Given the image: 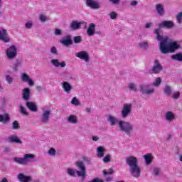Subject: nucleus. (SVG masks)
Listing matches in <instances>:
<instances>
[{
  "label": "nucleus",
  "mask_w": 182,
  "mask_h": 182,
  "mask_svg": "<svg viewBox=\"0 0 182 182\" xmlns=\"http://www.w3.org/2000/svg\"><path fill=\"white\" fill-rule=\"evenodd\" d=\"M154 33L156 35V41L160 42L159 49L164 55L173 53L174 51L177 50V49H180L178 43L176 41H173V40L170 39L168 36H164L163 33H160V29H154Z\"/></svg>",
  "instance_id": "obj_1"
},
{
  "label": "nucleus",
  "mask_w": 182,
  "mask_h": 182,
  "mask_svg": "<svg viewBox=\"0 0 182 182\" xmlns=\"http://www.w3.org/2000/svg\"><path fill=\"white\" fill-rule=\"evenodd\" d=\"M118 126L120 132L125 134H130L134 130V127L127 121L120 120Z\"/></svg>",
  "instance_id": "obj_2"
},
{
  "label": "nucleus",
  "mask_w": 182,
  "mask_h": 182,
  "mask_svg": "<svg viewBox=\"0 0 182 182\" xmlns=\"http://www.w3.org/2000/svg\"><path fill=\"white\" fill-rule=\"evenodd\" d=\"M35 159V155L32 154H24L23 158L15 157L14 158V161L17 163V164H28V163H31V160H33Z\"/></svg>",
  "instance_id": "obj_3"
},
{
  "label": "nucleus",
  "mask_w": 182,
  "mask_h": 182,
  "mask_svg": "<svg viewBox=\"0 0 182 182\" xmlns=\"http://www.w3.org/2000/svg\"><path fill=\"white\" fill-rule=\"evenodd\" d=\"M133 109V104L125 103L122 105L121 110V117L122 119H127L130 114H132V109Z\"/></svg>",
  "instance_id": "obj_4"
},
{
  "label": "nucleus",
  "mask_w": 182,
  "mask_h": 182,
  "mask_svg": "<svg viewBox=\"0 0 182 182\" xmlns=\"http://www.w3.org/2000/svg\"><path fill=\"white\" fill-rule=\"evenodd\" d=\"M139 92L142 95L150 96L154 94L155 90L154 87H151V84H141L139 86Z\"/></svg>",
  "instance_id": "obj_5"
},
{
  "label": "nucleus",
  "mask_w": 182,
  "mask_h": 182,
  "mask_svg": "<svg viewBox=\"0 0 182 182\" xmlns=\"http://www.w3.org/2000/svg\"><path fill=\"white\" fill-rule=\"evenodd\" d=\"M76 166L80 171H76L78 177H85L86 176V167L85 164L82 161H78L76 162Z\"/></svg>",
  "instance_id": "obj_6"
},
{
  "label": "nucleus",
  "mask_w": 182,
  "mask_h": 182,
  "mask_svg": "<svg viewBox=\"0 0 182 182\" xmlns=\"http://www.w3.org/2000/svg\"><path fill=\"white\" fill-rule=\"evenodd\" d=\"M159 28H155V29H159V33H163L160 31V29H163L164 28H166L167 29H171L174 28V23L173 21H164L159 23L158 25Z\"/></svg>",
  "instance_id": "obj_7"
},
{
  "label": "nucleus",
  "mask_w": 182,
  "mask_h": 182,
  "mask_svg": "<svg viewBox=\"0 0 182 182\" xmlns=\"http://www.w3.org/2000/svg\"><path fill=\"white\" fill-rule=\"evenodd\" d=\"M8 59H15L17 55V50L15 46H10L6 51Z\"/></svg>",
  "instance_id": "obj_8"
},
{
  "label": "nucleus",
  "mask_w": 182,
  "mask_h": 182,
  "mask_svg": "<svg viewBox=\"0 0 182 182\" xmlns=\"http://www.w3.org/2000/svg\"><path fill=\"white\" fill-rule=\"evenodd\" d=\"M52 111L48 109H43V112L41 117V122L43 124H46L49 122V119H50V114Z\"/></svg>",
  "instance_id": "obj_9"
},
{
  "label": "nucleus",
  "mask_w": 182,
  "mask_h": 182,
  "mask_svg": "<svg viewBox=\"0 0 182 182\" xmlns=\"http://www.w3.org/2000/svg\"><path fill=\"white\" fill-rule=\"evenodd\" d=\"M129 171L132 176H133V177H135V178H139V177H140V175L141 174V168H140L139 164L131 166L129 168Z\"/></svg>",
  "instance_id": "obj_10"
},
{
  "label": "nucleus",
  "mask_w": 182,
  "mask_h": 182,
  "mask_svg": "<svg viewBox=\"0 0 182 182\" xmlns=\"http://www.w3.org/2000/svg\"><path fill=\"white\" fill-rule=\"evenodd\" d=\"M76 58L81 59V60H85L86 63L90 62V57L89 53L86 51H80L75 53Z\"/></svg>",
  "instance_id": "obj_11"
},
{
  "label": "nucleus",
  "mask_w": 182,
  "mask_h": 182,
  "mask_svg": "<svg viewBox=\"0 0 182 182\" xmlns=\"http://www.w3.org/2000/svg\"><path fill=\"white\" fill-rule=\"evenodd\" d=\"M125 161L127 163V165L129 166V168L137 166L139 163V160L134 156H127L125 159Z\"/></svg>",
  "instance_id": "obj_12"
},
{
  "label": "nucleus",
  "mask_w": 182,
  "mask_h": 182,
  "mask_svg": "<svg viewBox=\"0 0 182 182\" xmlns=\"http://www.w3.org/2000/svg\"><path fill=\"white\" fill-rule=\"evenodd\" d=\"M0 41H2V42H4L6 43H8V42L11 41V39L9 38V36L8 34V31L5 30V28H0Z\"/></svg>",
  "instance_id": "obj_13"
},
{
  "label": "nucleus",
  "mask_w": 182,
  "mask_h": 182,
  "mask_svg": "<svg viewBox=\"0 0 182 182\" xmlns=\"http://www.w3.org/2000/svg\"><path fill=\"white\" fill-rule=\"evenodd\" d=\"M86 5L91 9H99L100 4L95 0H85Z\"/></svg>",
  "instance_id": "obj_14"
},
{
  "label": "nucleus",
  "mask_w": 182,
  "mask_h": 182,
  "mask_svg": "<svg viewBox=\"0 0 182 182\" xmlns=\"http://www.w3.org/2000/svg\"><path fill=\"white\" fill-rule=\"evenodd\" d=\"M17 178L20 182H31L33 181L32 176H26L22 173H20L17 175Z\"/></svg>",
  "instance_id": "obj_15"
},
{
  "label": "nucleus",
  "mask_w": 182,
  "mask_h": 182,
  "mask_svg": "<svg viewBox=\"0 0 182 182\" xmlns=\"http://www.w3.org/2000/svg\"><path fill=\"white\" fill-rule=\"evenodd\" d=\"M163 70V66L159 62V60H155V64L152 68V73H160Z\"/></svg>",
  "instance_id": "obj_16"
},
{
  "label": "nucleus",
  "mask_w": 182,
  "mask_h": 182,
  "mask_svg": "<svg viewBox=\"0 0 182 182\" xmlns=\"http://www.w3.org/2000/svg\"><path fill=\"white\" fill-rule=\"evenodd\" d=\"M51 65L54 66L55 68H65L66 66V62L62 61L61 63L59 62V60L58 59H53L50 60Z\"/></svg>",
  "instance_id": "obj_17"
},
{
  "label": "nucleus",
  "mask_w": 182,
  "mask_h": 182,
  "mask_svg": "<svg viewBox=\"0 0 182 182\" xmlns=\"http://www.w3.org/2000/svg\"><path fill=\"white\" fill-rule=\"evenodd\" d=\"M22 97L23 100L28 101L31 98V89L26 87L22 90Z\"/></svg>",
  "instance_id": "obj_18"
},
{
  "label": "nucleus",
  "mask_w": 182,
  "mask_h": 182,
  "mask_svg": "<svg viewBox=\"0 0 182 182\" xmlns=\"http://www.w3.org/2000/svg\"><path fill=\"white\" fill-rule=\"evenodd\" d=\"M26 106L29 109V110H31V112H38V105H36V102H27L26 103Z\"/></svg>",
  "instance_id": "obj_19"
},
{
  "label": "nucleus",
  "mask_w": 182,
  "mask_h": 182,
  "mask_svg": "<svg viewBox=\"0 0 182 182\" xmlns=\"http://www.w3.org/2000/svg\"><path fill=\"white\" fill-rule=\"evenodd\" d=\"M7 140L9 143H17L18 144H22V141L18 138L16 135H10Z\"/></svg>",
  "instance_id": "obj_20"
},
{
  "label": "nucleus",
  "mask_w": 182,
  "mask_h": 182,
  "mask_svg": "<svg viewBox=\"0 0 182 182\" xmlns=\"http://www.w3.org/2000/svg\"><path fill=\"white\" fill-rule=\"evenodd\" d=\"M87 33L88 36H93L96 33V25L93 23H90L87 30Z\"/></svg>",
  "instance_id": "obj_21"
},
{
  "label": "nucleus",
  "mask_w": 182,
  "mask_h": 182,
  "mask_svg": "<svg viewBox=\"0 0 182 182\" xmlns=\"http://www.w3.org/2000/svg\"><path fill=\"white\" fill-rule=\"evenodd\" d=\"M60 43H62V45H65V46H70V45H72L73 42L70 36L63 37L60 41Z\"/></svg>",
  "instance_id": "obj_22"
},
{
  "label": "nucleus",
  "mask_w": 182,
  "mask_h": 182,
  "mask_svg": "<svg viewBox=\"0 0 182 182\" xmlns=\"http://www.w3.org/2000/svg\"><path fill=\"white\" fill-rule=\"evenodd\" d=\"M82 26V22H79L77 21H73L70 25V29L73 31H77V29H80Z\"/></svg>",
  "instance_id": "obj_23"
},
{
  "label": "nucleus",
  "mask_w": 182,
  "mask_h": 182,
  "mask_svg": "<svg viewBox=\"0 0 182 182\" xmlns=\"http://www.w3.org/2000/svg\"><path fill=\"white\" fill-rule=\"evenodd\" d=\"M174 119H176V114H174V113H173V112L168 111V112H166L165 120H166V122H173V120H174Z\"/></svg>",
  "instance_id": "obj_24"
},
{
  "label": "nucleus",
  "mask_w": 182,
  "mask_h": 182,
  "mask_svg": "<svg viewBox=\"0 0 182 182\" xmlns=\"http://www.w3.org/2000/svg\"><path fill=\"white\" fill-rule=\"evenodd\" d=\"M62 87L65 93H70L72 90V85L66 81L63 82Z\"/></svg>",
  "instance_id": "obj_25"
},
{
  "label": "nucleus",
  "mask_w": 182,
  "mask_h": 182,
  "mask_svg": "<svg viewBox=\"0 0 182 182\" xmlns=\"http://www.w3.org/2000/svg\"><path fill=\"white\" fill-rule=\"evenodd\" d=\"M107 120L109 122L110 126H116L117 123L119 126V122H120L117 119V118H116V117H113L112 115H109Z\"/></svg>",
  "instance_id": "obj_26"
},
{
  "label": "nucleus",
  "mask_w": 182,
  "mask_h": 182,
  "mask_svg": "<svg viewBox=\"0 0 182 182\" xmlns=\"http://www.w3.org/2000/svg\"><path fill=\"white\" fill-rule=\"evenodd\" d=\"M164 93L165 96L170 97V96L173 95V90L171 89V87H170V85H166L164 88Z\"/></svg>",
  "instance_id": "obj_27"
},
{
  "label": "nucleus",
  "mask_w": 182,
  "mask_h": 182,
  "mask_svg": "<svg viewBox=\"0 0 182 182\" xmlns=\"http://www.w3.org/2000/svg\"><path fill=\"white\" fill-rule=\"evenodd\" d=\"M156 9L159 16H163V15H164V6L163 4H156Z\"/></svg>",
  "instance_id": "obj_28"
},
{
  "label": "nucleus",
  "mask_w": 182,
  "mask_h": 182,
  "mask_svg": "<svg viewBox=\"0 0 182 182\" xmlns=\"http://www.w3.org/2000/svg\"><path fill=\"white\" fill-rule=\"evenodd\" d=\"M67 122L71 123V124H77V117L76 115L71 114L67 118Z\"/></svg>",
  "instance_id": "obj_29"
},
{
  "label": "nucleus",
  "mask_w": 182,
  "mask_h": 182,
  "mask_svg": "<svg viewBox=\"0 0 182 182\" xmlns=\"http://www.w3.org/2000/svg\"><path fill=\"white\" fill-rule=\"evenodd\" d=\"M10 119L11 118H9V114H0V122L1 123L6 124V123H8Z\"/></svg>",
  "instance_id": "obj_30"
},
{
  "label": "nucleus",
  "mask_w": 182,
  "mask_h": 182,
  "mask_svg": "<svg viewBox=\"0 0 182 182\" xmlns=\"http://www.w3.org/2000/svg\"><path fill=\"white\" fill-rule=\"evenodd\" d=\"M105 151H106V149H105V147L98 146L97 148V157H100V159H102V157H103V156H105Z\"/></svg>",
  "instance_id": "obj_31"
},
{
  "label": "nucleus",
  "mask_w": 182,
  "mask_h": 182,
  "mask_svg": "<svg viewBox=\"0 0 182 182\" xmlns=\"http://www.w3.org/2000/svg\"><path fill=\"white\" fill-rule=\"evenodd\" d=\"M144 159H145L146 164L148 166L149 164H151V161H153V156H151V154L144 155Z\"/></svg>",
  "instance_id": "obj_32"
},
{
  "label": "nucleus",
  "mask_w": 182,
  "mask_h": 182,
  "mask_svg": "<svg viewBox=\"0 0 182 182\" xmlns=\"http://www.w3.org/2000/svg\"><path fill=\"white\" fill-rule=\"evenodd\" d=\"M171 59H173V60H178V62H182V53H179L173 55L171 56Z\"/></svg>",
  "instance_id": "obj_33"
},
{
  "label": "nucleus",
  "mask_w": 182,
  "mask_h": 182,
  "mask_svg": "<svg viewBox=\"0 0 182 182\" xmlns=\"http://www.w3.org/2000/svg\"><path fill=\"white\" fill-rule=\"evenodd\" d=\"M138 46L141 49H147L149 48V43L147 41H141L138 44Z\"/></svg>",
  "instance_id": "obj_34"
},
{
  "label": "nucleus",
  "mask_w": 182,
  "mask_h": 182,
  "mask_svg": "<svg viewBox=\"0 0 182 182\" xmlns=\"http://www.w3.org/2000/svg\"><path fill=\"white\" fill-rule=\"evenodd\" d=\"M161 174V168H154L153 169V176L154 177H157L158 176H160Z\"/></svg>",
  "instance_id": "obj_35"
},
{
  "label": "nucleus",
  "mask_w": 182,
  "mask_h": 182,
  "mask_svg": "<svg viewBox=\"0 0 182 182\" xmlns=\"http://www.w3.org/2000/svg\"><path fill=\"white\" fill-rule=\"evenodd\" d=\"M19 109H20V112L21 113V114H23V116L29 115V113H28V111H26V108H25V107H23V105H21L19 106Z\"/></svg>",
  "instance_id": "obj_36"
},
{
  "label": "nucleus",
  "mask_w": 182,
  "mask_h": 182,
  "mask_svg": "<svg viewBox=\"0 0 182 182\" xmlns=\"http://www.w3.org/2000/svg\"><path fill=\"white\" fill-rule=\"evenodd\" d=\"M152 85L155 87H159V86L161 85V78L160 77H156V79L155 80V81H154Z\"/></svg>",
  "instance_id": "obj_37"
},
{
  "label": "nucleus",
  "mask_w": 182,
  "mask_h": 182,
  "mask_svg": "<svg viewBox=\"0 0 182 182\" xmlns=\"http://www.w3.org/2000/svg\"><path fill=\"white\" fill-rule=\"evenodd\" d=\"M67 174H68V176H70V177H75V176L76 174V171H75L72 168H68L67 169Z\"/></svg>",
  "instance_id": "obj_38"
},
{
  "label": "nucleus",
  "mask_w": 182,
  "mask_h": 182,
  "mask_svg": "<svg viewBox=\"0 0 182 182\" xmlns=\"http://www.w3.org/2000/svg\"><path fill=\"white\" fill-rule=\"evenodd\" d=\"M176 21L178 25H182V11L179 12L176 16Z\"/></svg>",
  "instance_id": "obj_39"
},
{
  "label": "nucleus",
  "mask_w": 182,
  "mask_h": 182,
  "mask_svg": "<svg viewBox=\"0 0 182 182\" xmlns=\"http://www.w3.org/2000/svg\"><path fill=\"white\" fill-rule=\"evenodd\" d=\"M22 66V60H17L16 63L14 65V70H18V68H21Z\"/></svg>",
  "instance_id": "obj_40"
},
{
  "label": "nucleus",
  "mask_w": 182,
  "mask_h": 182,
  "mask_svg": "<svg viewBox=\"0 0 182 182\" xmlns=\"http://www.w3.org/2000/svg\"><path fill=\"white\" fill-rule=\"evenodd\" d=\"M71 105H73L74 106H80V102L79 101V100H77V98L76 97H74L71 100Z\"/></svg>",
  "instance_id": "obj_41"
},
{
  "label": "nucleus",
  "mask_w": 182,
  "mask_h": 182,
  "mask_svg": "<svg viewBox=\"0 0 182 182\" xmlns=\"http://www.w3.org/2000/svg\"><path fill=\"white\" fill-rule=\"evenodd\" d=\"M31 79V77H29V75H28V74L23 73L21 74V80L22 82H27L28 80H29Z\"/></svg>",
  "instance_id": "obj_42"
},
{
  "label": "nucleus",
  "mask_w": 182,
  "mask_h": 182,
  "mask_svg": "<svg viewBox=\"0 0 182 182\" xmlns=\"http://www.w3.org/2000/svg\"><path fill=\"white\" fill-rule=\"evenodd\" d=\"M128 87L129 90H132V92H137V86L134 83L129 84Z\"/></svg>",
  "instance_id": "obj_43"
},
{
  "label": "nucleus",
  "mask_w": 182,
  "mask_h": 182,
  "mask_svg": "<svg viewBox=\"0 0 182 182\" xmlns=\"http://www.w3.org/2000/svg\"><path fill=\"white\" fill-rule=\"evenodd\" d=\"M171 96L174 100H178V98L180 97V91L173 92Z\"/></svg>",
  "instance_id": "obj_44"
},
{
  "label": "nucleus",
  "mask_w": 182,
  "mask_h": 182,
  "mask_svg": "<svg viewBox=\"0 0 182 182\" xmlns=\"http://www.w3.org/2000/svg\"><path fill=\"white\" fill-rule=\"evenodd\" d=\"M21 127L19 126V122L18 121H14L12 124V129L14 130H18Z\"/></svg>",
  "instance_id": "obj_45"
},
{
  "label": "nucleus",
  "mask_w": 182,
  "mask_h": 182,
  "mask_svg": "<svg viewBox=\"0 0 182 182\" xmlns=\"http://www.w3.org/2000/svg\"><path fill=\"white\" fill-rule=\"evenodd\" d=\"M39 21L41 22H46L48 21V17L43 14H40L38 17Z\"/></svg>",
  "instance_id": "obj_46"
},
{
  "label": "nucleus",
  "mask_w": 182,
  "mask_h": 182,
  "mask_svg": "<svg viewBox=\"0 0 182 182\" xmlns=\"http://www.w3.org/2000/svg\"><path fill=\"white\" fill-rule=\"evenodd\" d=\"M32 26H33V22H32V21H29L25 23V28L26 29H31Z\"/></svg>",
  "instance_id": "obj_47"
},
{
  "label": "nucleus",
  "mask_w": 182,
  "mask_h": 182,
  "mask_svg": "<svg viewBox=\"0 0 182 182\" xmlns=\"http://www.w3.org/2000/svg\"><path fill=\"white\" fill-rule=\"evenodd\" d=\"M48 154L49 156H56V150H55V149L53 148H50L49 150H48Z\"/></svg>",
  "instance_id": "obj_48"
},
{
  "label": "nucleus",
  "mask_w": 182,
  "mask_h": 182,
  "mask_svg": "<svg viewBox=\"0 0 182 182\" xmlns=\"http://www.w3.org/2000/svg\"><path fill=\"white\" fill-rule=\"evenodd\" d=\"M113 173H114V171H113L112 168H109L108 171L104 170L103 171L105 176L113 174Z\"/></svg>",
  "instance_id": "obj_49"
},
{
  "label": "nucleus",
  "mask_w": 182,
  "mask_h": 182,
  "mask_svg": "<svg viewBox=\"0 0 182 182\" xmlns=\"http://www.w3.org/2000/svg\"><path fill=\"white\" fill-rule=\"evenodd\" d=\"M82 42V37L78 36H75L74 37V43H80Z\"/></svg>",
  "instance_id": "obj_50"
},
{
  "label": "nucleus",
  "mask_w": 182,
  "mask_h": 182,
  "mask_svg": "<svg viewBox=\"0 0 182 182\" xmlns=\"http://www.w3.org/2000/svg\"><path fill=\"white\" fill-rule=\"evenodd\" d=\"M6 80L9 83V85H11L14 79L12 78V77H11V75H6Z\"/></svg>",
  "instance_id": "obj_51"
},
{
  "label": "nucleus",
  "mask_w": 182,
  "mask_h": 182,
  "mask_svg": "<svg viewBox=\"0 0 182 182\" xmlns=\"http://www.w3.org/2000/svg\"><path fill=\"white\" fill-rule=\"evenodd\" d=\"M54 34L55 35V36H62V30H60L59 28H55Z\"/></svg>",
  "instance_id": "obj_52"
},
{
  "label": "nucleus",
  "mask_w": 182,
  "mask_h": 182,
  "mask_svg": "<svg viewBox=\"0 0 182 182\" xmlns=\"http://www.w3.org/2000/svg\"><path fill=\"white\" fill-rule=\"evenodd\" d=\"M50 53L52 55H58V49L55 46H52L50 48Z\"/></svg>",
  "instance_id": "obj_53"
},
{
  "label": "nucleus",
  "mask_w": 182,
  "mask_h": 182,
  "mask_svg": "<svg viewBox=\"0 0 182 182\" xmlns=\"http://www.w3.org/2000/svg\"><path fill=\"white\" fill-rule=\"evenodd\" d=\"M110 19H116L117 18V13L112 11L109 14Z\"/></svg>",
  "instance_id": "obj_54"
},
{
  "label": "nucleus",
  "mask_w": 182,
  "mask_h": 182,
  "mask_svg": "<svg viewBox=\"0 0 182 182\" xmlns=\"http://www.w3.org/2000/svg\"><path fill=\"white\" fill-rule=\"evenodd\" d=\"M110 158H111L110 155H107L102 159V160L104 163H109V161H110Z\"/></svg>",
  "instance_id": "obj_55"
},
{
  "label": "nucleus",
  "mask_w": 182,
  "mask_h": 182,
  "mask_svg": "<svg viewBox=\"0 0 182 182\" xmlns=\"http://www.w3.org/2000/svg\"><path fill=\"white\" fill-rule=\"evenodd\" d=\"M28 84V86H34L35 85V82L33 80H32V79H29L27 82Z\"/></svg>",
  "instance_id": "obj_56"
},
{
  "label": "nucleus",
  "mask_w": 182,
  "mask_h": 182,
  "mask_svg": "<svg viewBox=\"0 0 182 182\" xmlns=\"http://www.w3.org/2000/svg\"><path fill=\"white\" fill-rule=\"evenodd\" d=\"M109 2H112L113 5H119L120 4V0H109Z\"/></svg>",
  "instance_id": "obj_57"
},
{
  "label": "nucleus",
  "mask_w": 182,
  "mask_h": 182,
  "mask_svg": "<svg viewBox=\"0 0 182 182\" xmlns=\"http://www.w3.org/2000/svg\"><path fill=\"white\" fill-rule=\"evenodd\" d=\"M151 26H153V23H147L145 25V28L146 29H149V28H151Z\"/></svg>",
  "instance_id": "obj_58"
},
{
  "label": "nucleus",
  "mask_w": 182,
  "mask_h": 182,
  "mask_svg": "<svg viewBox=\"0 0 182 182\" xmlns=\"http://www.w3.org/2000/svg\"><path fill=\"white\" fill-rule=\"evenodd\" d=\"M89 182H103V181L99 178H95L93 180L90 181Z\"/></svg>",
  "instance_id": "obj_59"
},
{
  "label": "nucleus",
  "mask_w": 182,
  "mask_h": 182,
  "mask_svg": "<svg viewBox=\"0 0 182 182\" xmlns=\"http://www.w3.org/2000/svg\"><path fill=\"white\" fill-rule=\"evenodd\" d=\"M137 4H138L137 1H131L130 5L132 6H136V5H137Z\"/></svg>",
  "instance_id": "obj_60"
},
{
  "label": "nucleus",
  "mask_w": 182,
  "mask_h": 182,
  "mask_svg": "<svg viewBox=\"0 0 182 182\" xmlns=\"http://www.w3.org/2000/svg\"><path fill=\"white\" fill-rule=\"evenodd\" d=\"M36 90L38 92H42V90H43V88L42 87V86H37L36 87Z\"/></svg>",
  "instance_id": "obj_61"
},
{
  "label": "nucleus",
  "mask_w": 182,
  "mask_h": 182,
  "mask_svg": "<svg viewBox=\"0 0 182 182\" xmlns=\"http://www.w3.org/2000/svg\"><path fill=\"white\" fill-rule=\"evenodd\" d=\"M93 141H97L99 140V136H92Z\"/></svg>",
  "instance_id": "obj_62"
},
{
  "label": "nucleus",
  "mask_w": 182,
  "mask_h": 182,
  "mask_svg": "<svg viewBox=\"0 0 182 182\" xmlns=\"http://www.w3.org/2000/svg\"><path fill=\"white\" fill-rule=\"evenodd\" d=\"M106 181L109 182V181H113V177L112 176H109V177H107L106 178Z\"/></svg>",
  "instance_id": "obj_63"
},
{
  "label": "nucleus",
  "mask_w": 182,
  "mask_h": 182,
  "mask_svg": "<svg viewBox=\"0 0 182 182\" xmlns=\"http://www.w3.org/2000/svg\"><path fill=\"white\" fill-rule=\"evenodd\" d=\"M0 182H8V179H6V178H4Z\"/></svg>",
  "instance_id": "obj_64"
}]
</instances>
